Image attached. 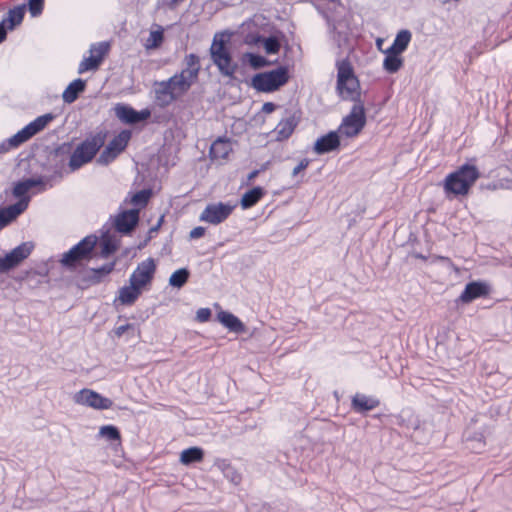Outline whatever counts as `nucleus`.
Segmentation results:
<instances>
[{
    "label": "nucleus",
    "instance_id": "obj_1",
    "mask_svg": "<svg viewBox=\"0 0 512 512\" xmlns=\"http://www.w3.org/2000/svg\"><path fill=\"white\" fill-rule=\"evenodd\" d=\"M118 246L119 239L115 232L106 231L100 237L90 234L63 253L60 263L69 271H82L92 259L107 258Z\"/></svg>",
    "mask_w": 512,
    "mask_h": 512
},
{
    "label": "nucleus",
    "instance_id": "obj_2",
    "mask_svg": "<svg viewBox=\"0 0 512 512\" xmlns=\"http://www.w3.org/2000/svg\"><path fill=\"white\" fill-rule=\"evenodd\" d=\"M184 68L167 80L155 82V98L159 105L167 106L189 91L198 80L201 69L200 58L188 54L183 60Z\"/></svg>",
    "mask_w": 512,
    "mask_h": 512
},
{
    "label": "nucleus",
    "instance_id": "obj_3",
    "mask_svg": "<svg viewBox=\"0 0 512 512\" xmlns=\"http://www.w3.org/2000/svg\"><path fill=\"white\" fill-rule=\"evenodd\" d=\"M108 132L103 129L89 134L83 141L76 145L71 153L68 166L71 171H76L90 163L99 150L104 146Z\"/></svg>",
    "mask_w": 512,
    "mask_h": 512
},
{
    "label": "nucleus",
    "instance_id": "obj_4",
    "mask_svg": "<svg viewBox=\"0 0 512 512\" xmlns=\"http://www.w3.org/2000/svg\"><path fill=\"white\" fill-rule=\"evenodd\" d=\"M479 176V170L475 165L464 164L446 176L444 191L447 195H467Z\"/></svg>",
    "mask_w": 512,
    "mask_h": 512
},
{
    "label": "nucleus",
    "instance_id": "obj_5",
    "mask_svg": "<svg viewBox=\"0 0 512 512\" xmlns=\"http://www.w3.org/2000/svg\"><path fill=\"white\" fill-rule=\"evenodd\" d=\"M336 89L343 100H350L354 103L361 101L359 80L355 76L353 67L348 60L337 62Z\"/></svg>",
    "mask_w": 512,
    "mask_h": 512
},
{
    "label": "nucleus",
    "instance_id": "obj_6",
    "mask_svg": "<svg viewBox=\"0 0 512 512\" xmlns=\"http://www.w3.org/2000/svg\"><path fill=\"white\" fill-rule=\"evenodd\" d=\"M288 80V69L284 66H280L274 70L254 75L251 85L259 92H273L285 85Z\"/></svg>",
    "mask_w": 512,
    "mask_h": 512
},
{
    "label": "nucleus",
    "instance_id": "obj_7",
    "mask_svg": "<svg viewBox=\"0 0 512 512\" xmlns=\"http://www.w3.org/2000/svg\"><path fill=\"white\" fill-rule=\"evenodd\" d=\"M210 55L212 62L218 68L221 75L226 77H234L238 65L232 59L229 49L225 46L224 40L218 39L215 35L210 47Z\"/></svg>",
    "mask_w": 512,
    "mask_h": 512
},
{
    "label": "nucleus",
    "instance_id": "obj_8",
    "mask_svg": "<svg viewBox=\"0 0 512 512\" xmlns=\"http://www.w3.org/2000/svg\"><path fill=\"white\" fill-rule=\"evenodd\" d=\"M366 124L365 108L362 101H357L351 108L339 126L338 131L346 137L358 135Z\"/></svg>",
    "mask_w": 512,
    "mask_h": 512
},
{
    "label": "nucleus",
    "instance_id": "obj_9",
    "mask_svg": "<svg viewBox=\"0 0 512 512\" xmlns=\"http://www.w3.org/2000/svg\"><path fill=\"white\" fill-rule=\"evenodd\" d=\"M52 119L53 116L51 114H45L37 117L35 120L30 122L28 125H26L24 128H22L20 131H18L15 135H13L11 138L7 140L8 147L6 148V150L11 148H17L24 142L28 141L38 132L42 131L49 124V122L52 121Z\"/></svg>",
    "mask_w": 512,
    "mask_h": 512
},
{
    "label": "nucleus",
    "instance_id": "obj_10",
    "mask_svg": "<svg viewBox=\"0 0 512 512\" xmlns=\"http://www.w3.org/2000/svg\"><path fill=\"white\" fill-rule=\"evenodd\" d=\"M73 400L76 404L90 407L95 410H107L113 406L110 398L104 397L98 392L84 388L74 394Z\"/></svg>",
    "mask_w": 512,
    "mask_h": 512
},
{
    "label": "nucleus",
    "instance_id": "obj_11",
    "mask_svg": "<svg viewBox=\"0 0 512 512\" xmlns=\"http://www.w3.org/2000/svg\"><path fill=\"white\" fill-rule=\"evenodd\" d=\"M108 52L109 44L107 42L91 45L89 56L85 57L79 64L78 73L83 74L87 71L98 69Z\"/></svg>",
    "mask_w": 512,
    "mask_h": 512
},
{
    "label": "nucleus",
    "instance_id": "obj_12",
    "mask_svg": "<svg viewBox=\"0 0 512 512\" xmlns=\"http://www.w3.org/2000/svg\"><path fill=\"white\" fill-rule=\"evenodd\" d=\"M233 209L234 206L229 203H211L200 214V220L217 225L224 222L231 215Z\"/></svg>",
    "mask_w": 512,
    "mask_h": 512
},
{
    "label": "nucleus",
    "instance_id": "obj_13",
    "mask_svg": "<svg viewBox=\"0 0 512 512\" xmlns=\"http://www.w3.org/2000/svg\"><path fill=\"white\" fill-rule=\"evenodd\" d=\"M32 246L28 243H22L12 249L5 256L0 257V273H5L17 267L23 260L31 254Z\"/></svg>",
    "mask_w": 512,
    "mask_h": 512
},
{
    "label": "nucleus",
    "instance_id": "obj_14",
    "mask_svg": "<svg viewBox=\"0 0 512 512\" xmlns=\"http://www.w3.org/2000/svg\"><path fill=\"white\" fill-rule=\"evenodd\" d=\"M156 271L154 259L147 258L138 264L134 272L130 275V283L144 288L151 283Z\"/></svg>",
    "mask_w": 512,
    "mask_h": 512
},
{
    "label": "nucleus",
    "instance_id": "obj_15",
    "mask_svg": "<svg viewBox=\"0 0 512 512\" xmlns=\"http://www.w3.org/2000/svg\"><path fill=\"white\" fill-rule=\"evenodd\" d=\"M128 144V130H123L119 135L114 137L99 157V162L108 164L113 161Z\"/></svg>",
    "mask_w": 512,
    "mask_h": 512
},
{
    "label": "nucleus",
    "instance_id": "obj_16",
    "mask_svg": "<svg viewBox=\"0 0 512 512\" xmlns=\"http://www.w3.org/2000/svg\"><path fill=\"white\" fill-rule=\"evenodd\" d=\"M113 263L103 265L99 268H91L83 271L79 278V286L83 289L100 283L105 276L113 270Z\"/></svg>",
    "mask_w": 512,
    "mask_h": 512
},
{
    "label": "nucleus",
    "instance_id": "obj_17",
    "mask_svg": "<svg viewBox=\"0 0 512 512\" xmlns=\"http://www.w3.org/2000/svg\"><path fill=\"white\" fill-rule=\"evenodd\" d=\"M29 202L30 197H24L15 204L0 209V230L21 215L28 208Z\"/></svg>",
    "mask_w": 512,
    "mask_h": 512
},
{
    "label": "nucleus",
    "instance_id": "obj_18",
    "mask_svg": "<svg viewBox=\"0 0 512 512\" xmlns=\"http://www.w3.org/2000/svg\"><path fill=\"white\" fill-rule=\"evenodd\" d=\"M339 146L340 139L338 132L330 131L316 140L314 144V151L318 155H322L338 149Z\"/></svg>",
    "mask_w": 512,
    "mask_h": 512
},
{
    "label": "nucleus",
    "instance_id": "obj_19",
    "mask_svg": "<svg viewBox=\"0 0 512 512\" xmlns=\"http://www.w3.org/2000/svg\"><path fill=\"white\" fill-rule=\"evenodd\" d=\"M488 292L489 289L486 284L482 282H470L465 286L459 300L463 303H470L477 298L486 296Z\"/></svg>",
    "mask_w": 512,
    "mask_h": 512
},
{
    "label": "nucleus",
    "instance_id": "obj_20",
    "mask_svg": "<svg viewBox=\"0 0 512 512\" xmlns=\"http://www.w3.org/2000/svg\"><path fill=\"white\" fill-rule=\"evenodd\" d=\"M380 405V401L371 396H367L362 393H356L352 397L351 407L356 413H365L377 408Z\"/></svg>",
    "mask_w": 512,
    "mask_h": 512
},
{
    "label": "nucleus",
    "instance_id": "obj_21",
    "mask_svg": "<svg viewBox=\"0 0 512 512\" xmlns=\"http://www.w3.org/2000/svg\"><path fill=\"white\" fill-rule=\"evenodd\" d=\"M232 152V144L229 139L219 137L216 139L211 147H210V157L211 159H221L224 160L228 157V155Z\"/></svg>",
    "mask_w": 512,
    "mask_h": 512
},
{
    "label": "nucleus",
    "instance_id": "obj_22",
    "mask_svg": "<svg viewBox=\"0 0 512 512\" xmlns=\"http://www.w3.org/2000/svg\"><path fill=\"white\" fill-rule=\"evenodd\" d=\"M298 125V118L295 115H289L282 119L275 128L278 140L288 139Z\"/></svg>",
    "mask_w": 512,
    "mask_h": 512
},
{
    "label": "nucleus",
    "instance_id": "obj_23",
    "mask_svg": "<svg viewBox=\"0 0 512 512\" xmlns=\"http://www.w3.org/2000/svg\"><path fill=\"white\" fill-rule=\"evenodd\" d=\"M411 39V32L407 29H403L396 34L392 45L387 48V50L392 54H402L407 49Z\"/></svg>",
    "mask_w": 512,
    "mask_h": 512
},
{
    "label": "nucleus",
    "instance_id": "obj_24",
    "mask_svg": "<svg viewBox=\"0 0 512 512\" xmlns=\"http://www.w3.org/2000/svg\"><path fill=\"white\" fill-rule=\"evenodd\" d=\"M86 88V82L82 79L72 81L62 94L63 101L71 104L77 100L79 94Z\"/></svg>",
    "mask_w": 512,
    "mask_h": 512
},
{
    "label": "nucleus",
    "instance_id": "obj_25",
    "mask_svg": "<svg viewBox=\"0 0 512 512\" xmlns=\"http://www.w3.org/2000/svg\"><path fill=\"white\" fill-rule=\"evenodd\" d=\"M219 321L230 331L235 333H242L245 331V326L241 320L229 312H220L218 314Z\"/></svg>",
    "mask_w": 512,
    "mask_h": 512
},
{
    "label": "nucleus",
    "instance_id": "obj_26",
    "mask_svg": "<svg viewBox=\"0 0 512 512\" xmlns=\"http://www.w3.org/2000/svg\"><path fill=\"white\" fill-rule=\"evenodd\" d=\"M215 467L221 471L223 476L229 480L231 483L237 485L241 481V475L238 471L227 461V460H218L215 463Z\"/></svg>",
    "mask_w": 512,
    "mask_h": 512
},
{
    "label": "nucleus",
    "instance_id": "obj_27",
    "mask_svg": "<svg viewBox=\"0 0 512 512\" xmlns=\"http://www.w3.org/2000/svg\"><path fill=\"white\" fill-rule=\"evenodd\" d=\"M383 52L386 55L383 61V69L390 74L398 72L403 66L401 54H392L387 49Z\"/></svg>",
    "mask_w": 512,
    "mask_h": 512
},
{
    "label": "nucleus",
    "instance_id": "obj_28",
    "mask_svg": "<svg viewBox=\"0 0 512 512\" xmlns=\"http://www.w3.org/2000/svg\"><path fill=\"white\" fill-rule=\"evenodd\" d=\"M40 184H42L41 179H26L24 181H19L14 185L13 195L16 198H19V200L24 197H29L27 195L29 190L33 187L40 185Z\"/></svg>",
    "mask_w": 512,
    "mask_h": 512
},
{
    "label": "nucleus",
    "instance_id": "obj_29",
    "mask_svg": "<svg viewBox=\"0 0 512 512\" xmlns=\"http://www.w3.org/2000/svg\"><path fill=\"white\" fill-rule=\"evenodd\" d=\"M204 458V451L199 447H190L180 454V462L184 465L201 462Z\"/></svg>",
    "mask_w": 512,
    "mask_h": 512
},
{
    "label": "nucleus",
    "instance_id": "obj_30",
    "mask_svg": "<svg viewBox=\"0 0 512 512\" xmlns=\"http://www.w3.org/2000/svg\"><path fill=\"white\" fill-rule=\"evenodd\" d=\"M264 190L261 187H254L243 194L241 199V206L244 209L251 208L264 196Z\"/></svg>",
    "mask_w": 512,
    "mask_h": 512
},
{
    "label": "nucleus",
    "instance_id": "obj_31",
    "mask_svg": "<svg viewBox=\"0 0 512 512\" xmlns=\"http://www.w3.org/2000/svg\"><path fill=\"white\" fill-rule=\"evenodd\" d=\"M99 436L105 438L107 441L112 444L120 445L121 444V435L117 427L113 425H105L100 427Z\"/></svg>",
    "mask_w": 512,
    "mask_h": 512
},
{
    "label": "nucleus",
    "instance_id": "obj_32",
    "mask_svg": "<svg viewBox=\"0 0 512 512\" xmlns=\"http://www.w3.org/2000/svg\"><path fill=\"white\" fill-rule=\"evenodd\" d=\"M164 40V30L161 26L158 29L152 30L145 40L144 46L147 50L156 49L161 46Z\"/></svg>",
    "mask_w": 512,
    "mask_h": 512
},
{
    "label": "nucleus",
    "instance_id": "obj_33",
    "mask_svg": "<svg viewBox=\"0 0 512 512\" xmlns=\"http://www.w3.org/2000/svg\"><path fill=\"white\" fill-rule=\"evenodd\" d=\"M25 15V7L17 6L13 9H10L8 12V17L4 22H8V28L13 29L15 26L22 23Z\"/></svg>",
    "mask_w": 512,
    "mask_h": 512
},
{
    "label": "nucleus",
    "instance_id": "obj_34",
    "mask_svg": "<svg viewBox=\"0 0 512 512\" xmlns=\"http://www.w3.org/2000/svg\"><path fill=\"white\" fill-rule=\"evenodd\" d=\"M190 272L186 268H181L173 272L169 278V284L172 287L181 288L188 281Z\"/></svg>",
    "mask_w": 512,
    "mask_h": 512
},
{
    "label": "nucleus",
    "instance_id": "obj_35",
    "mask_svg": "<svg viewBox=\"0 0 512 512\" xmlns=\"http://www.w3.org/2000/svg\"><path fill=\"white\" fill-rule=\"evenodd\" d=\"M152 194L153 191L150 188L138 191L130 198V203L133 204L134 206L143 208L148 204L150 198L152 197Z\"/></svg>",
    "mask_w": 512,
    "mask_h": 512
},
{
    "label": "nucleus",
    "instance_id": "obj_36",
    "mask_svg": "<svg viewBox=\"0 0 512 512\" xmlns=\"http://www.w3.org/2000/svg\"><path fill=\"white\" fill-rule=\"evenodd\" d=\"M117 232L128 234V210H123L114 223Z\"/></svg>",
    "mask_w": 512,
    "mask_h": 512
},
{
    "label": "nucleus",
    "instance_id": "obj_37",
    "mask_svg": "<svg viewBox=\"0 0 512 512\" xmlns=\"http://www.w3.org/2000/svg\"><path fill=\"white\" fill-rule=\"evenodd\" d=\"M263 46L267 54H276L280 50V43L278 39L273 36L265 38Z\"/></svg>",
    "mask_w": 512,
    "mask_h": 512
},
{
    "label": "nucleus",
    "instance_id": "obj_38",
    "mask_svg": "<svg viewBox=\"0 0 512 512\" xmlns=\"http://www.w3.org/2000/svg\"><path fill=\"white\" fill-rule=\"evenodd\" d=\"M149 116L150 111L147 109L137 111L130 107V125L146 120Z\"/></svg>",
    "mask_w": 512,
    "mask_h": 512
},
{
    "label": "nucleus",
    "instance_id": "obj_39",
    "mask_svg": "<svg viewBox=\"0 0 512 512\" xmlns=\"http://www.w3.org/2000/svg\"><path fill=\"white\" fill-rule=\"evenodd\" d=\"M28 8L33 17L39 16L44 9V0H29Z\"/></svg>",
    "mask_w": 512,
    "mask_h": 512
},
{
    "label": "nucleus",
    "instance_id": "obj_40",
    "mask_svg": "<svg viewBox=\"0 0 512 512\" xmlns=\"http://www.w3.org/2000/svg\"><path fill=\"white\" fill-rule=\"evenodd\" d=\"M247 56H248L250 65L254 69H259V68H262L267 65V60L261 55L249 53Z\"/></svg>",
    "mask_w": 512,
    "mask_h": 512
},
{
    "label": "nucleus",
    "instance_id": "obj_41",
    "mask_svg": "<svg viewBox=\"0 0 512 512\" xmlns=\"http://www.w3.org/2000/svg\"><path fill=\"white\" fill-rule=\"evenodd\" d=\"M116 116L125 124L128 123V106L125 104H118L114 108Z\"/></svg>",
    "mask_w": 512,
    "mask_h": 512
},
{
    "label": "nucleus",
    "instance_id": "obj_42",
    "mask_svg": "<svg viewBox=\"0 0 512 512\" xmlns=\"http://www.w3.org/2000/svg\"><path fill=\"white\" fill-rule=\"evenodd\" d=\"M310 159L303 158L292 170V176H297L300 172L304 171L310 164Z\"/></svg>",
    "mask_w": 512,
    "mask_h": 512
},
{
    "label": "nucleus",
    "instance_id": "obj_43",
    "mask_svg": "<svg viewBox=\"0 0 512 512\" xmlns=\"http://www.w3.org/2000/svg\"><path fill=\"white\" fill-rule=\"evenodd\" d=\"M139 222V210L130 209V233L135 229Z\"/></svg>",
    "mask_w": 512,
    "mask_h": 512
},
{
    "label": "nucleus",
    "instance_id": "obj_44",
    "mask_svg": "<svg viewBox=\"0 0 512 512\" xmlns=\"http://www.w3.org/2000/svg\"><path fill=\"white\" fill-rule=\"evenodd\" d=\"M210 316H211V311L209 308H201L197 311V319L200 322H205V321L209 320Z\"/></svg>",
    "mask_w": 512,
    "mask_h": 512
},
{
    "label": "nucleus",
    "instance_id": "obj_45",
    "mask_svg": "<svg viewBox=\"0 0 512 512\" xmlns=\"http://www.w3.org/2000/svg\"><path fill=\"white\" fill-rule=\"evenodd\" d=\"M142 289V287H138L130 283V304L133 303L138 298Z\"/></svg>",
    "mask_w": 512,
    "mask_h": 512
},
{
    "label": "nucleus",
    "instance_id": "obj_46",
    "mask_svg": "<svg viewBox=\"0 0 512 512\" xmlns=\"http://www.w3.org/2000/svg\"><path fill=\"white\" fill-rule=\"evenodd\" d=\"M204 234H205V228L202 226H198V227L193 228L190 231L189 235H190L191 239H198V238L202 237Z\"/></svg>",
    "mask_w": 512,
    "mask_h": 512
},
{
    "label": "nucleus",
    "instance_id": "obj_47",
    "mask_svg": "<svg viewBox=\"0 0 512 512\" xmlns=\"http://www.w3.org/2000/svg\"><path fill=\"white\" fill-rule=\"evenodd\" d=\"M119 301L121 303H128V286H123L120 290Z\"/></svg>",
    "mask_w": 512,
    "mask_h": 512
},
{
    "label": "nucleus",
    "instance_id": "obj_48",
    "mask_svg": "<svg viewBox=\"0 0 512 512\" xmlns=\"http://www.w3.org/2000/svg\"><path fill=\"white\" fill-rule=\"evenodd\" d=\"M276 105L272 102H266L262 106V111L265 113H271L275 110Z\"/></svg>",
    "mask_w": 512,
    "mask_h": 512
},
{
    "label": "nucleus",
    "instance_id": "obj_49",
    "mask_svg": "<svg viewBox=\"0 0 512 512\" xmlns=\"http://www.w3.org/2000/svg\"><path fill=\"white\" fill-rule=\"evenodd\" d=\"M127 327H128V326H127L126 324L120 325V326H118V327H116V328L114 329V333H115L117 336H121V335H123V334H124V332L126 331Z\"/></svg>",
    "mask_w": 512,
    "mask_h": 512
},
{
    "label": "nucleus",
    "instance_id": "obj_50",
    "mask_svg": "<svg viewBox=\"0 0 512 512\" xmlns=\"http://www.w3.org/2000/svg\"><path fill=\"white\" fill-rule=\"evenodd\" d=\"M7 37V32L4 27V23H0V43H2Z\"/></svg>",
    "mask_w": 512,
    "mask_h": 512
},
{
    "label": "nucleus",
    "instance_id": "obj_51",
    "mask_svg": "<svg viewBox=\"0 0 512 512\" xmlns=\"http://www.w3.org/2000/svg\"><path fill=\"white\" fill-rule=\"evenodd\" d=\"M435 260H438V261L444 262V263H446V264H448V265H452V264H453V263H452V261H451V259H450V258H448V257H445V256H435V257H434V261H435Z\"/></svg>",
    "mask_w": 512,
    "mask_h": 512
},
{
    "label": "nucleus",
    "instance_id": "obj_52",
    "mask_svg": "<svg viewBox=\"0 0 512 512\" xmlns=\"http://www.w3.org/2000/svg\"><path fill=\"white\" fill-rule=\"evenodd\" d=\"M184 1L185 0H170L167 5L169 9H175L180 3Z\"/></svg>",
    "mask_w": 512,
    "mask_h": 512
},
{
    "label": "nucleus",
    "instance_id": "obj_53",
    "mask_svg": "<svg viewBox=\"0 0 512 512\" xmlns=\"http://www.w3.org/2000/svg\"><path fill=\"white\" fill-rule=\"evenodd\" d=\"M259 174V170H253L248 174V181L254 180Z\"/></svg>",
    "mask_w": 512,
    "mask_h": 512
},
{
    "label": "nucleus",
    "instance_id": "obj_54",
    "mask_svg": "<svg viewBox=\"0 0 512 512\" xmlns=\"http://www.w3.org/2000/svg\"><path fill=\"white\" fill-rule=\"evenodd\" d=\"M413 257H415L417 259H421V260H426V256H424V255H422L420 253H414Z\"/></svg>",
    "mask_w": 512,
    "mask_h": 512
},
{
    "label": "nucleus",
    "instance_id": "obj_55",
    "mask_svg": "<svg viewBox=\"0 0 512 512\" xmlns=\"http://www.w3.org/2000/svg\"><path fill=\"white\" fill-rule=\"evenodd\" d=\"M376 43H377L378 48H380V45H381V43H382V40H381V39H377Z\"/></svg>",
    "mask_w": 512,
    "mask_h": 512
},
{
    "label": "nucleus",
    "instance_id": "obj_56",
    "mask_svg": "<svg viewBox=\"0 0 512 512\" xmlns=\"http://www.w3.org/2000/svg\"><path fill=\"white\" fill-rule=\"evenodd\" d=\"M157 228H158V226H156V227H152V228L149 230V232H154V231H156V230H157Z\"/></svg>",
    "mask_w": 512,
    "mask_h": 512
}]
</instances>
